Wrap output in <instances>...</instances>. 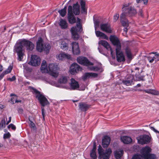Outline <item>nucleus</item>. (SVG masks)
Returning a JSON list of instances; mask_svg holds the SVG:
<instances>
[{
  "mask_svg": "<svg viewBox=\"0 0 159 159\" xmlns=\"http://www.w3.org/2000/svg\"><path fill=\"white\" fill-rule=\"evenodd\" d=\"M43 42V39L41 37L39 38L37 42L36 49L39 52H42L43 50L46 54H48L49 52L51 46L49 44L47 43L44 46Z\"/></svg>",
  "mask_w": 159,
  "mask_h": 159,
  "instance_id": "1",
  "label": "nucleus"
},
{
  "mask_svg": "<svg viewBox=\"0 0 159 159\" xmlns=\"http://www.w3.org/2000/svg\"><path fill=\"white\" fill-rule=\"evenodd\" d=\"M82 31V25L80 22V20L77 18V22L75 27H73L71 28L70 32L72 34V38L75 40H78L79 37L78 32H81Z\"/></svg>",
  "mask_w": 159,
  "mask_h": 159,
  "instance_id": "2",
  "label": "nucleus"
},
{
  "mask_svg": "<svg viewBox=\"0 0 159 159\" xmlns=\"http://www.w3.org/2000/svg\"><path fill=\"white\" fill-rule=\"evenodd\" d=\"M98 153L99 154L98 158L101 159H109L112 152V150L110 148H108L106 149L105 152H104V150L100 145H99L98 149Z\"/></svg>",
  "mask_w": 159,
  "mask_h": 159,
  "instance_id": "3",
  "label": "nucleus"
},
{
  "mask_svg": "<svg viewBox=\"0 0 159 159\" xmlns=\"http://www.w3.org/2000/svg\"><path fill=\"white\" fill-rule=\"evenodd\" d=\"M77 61L80 64L86 66H92L93 65V64L90 61L87 57H79L77 58Z\"/></svg>",
  "mask_w": 159,
  "mask_h": 159,
  "instance_id": "4",
  "label": "nucleus"
},
{
  "mask_svg": "<svg viewBox=\"0 0 159 159\" xmlns=\"http://www.w3.org/2000/svg\"><path fill=\"white\" fill-rule=\"evenodd\" d=\"M68 19L70 23L73 24L76 22V20L73 14L72 7L69 6L68 8Z\"/></svg>",
  "mask_w": 159,
  "mask_h": 159,
  "instance_id": "5",
  "label": "nucleus"
},
{
  "mask_svg": "<svg viewBox=\"0 0 159 159\" xmlns=\"http://www.w3.org/2000/svg\"><path fill=\"white\" fill-rule=\"evenodd\" d=\"M122 13H125V14L127 16H133L136 14V10L133 7H124L122 8Z\"/></svg>",
  "mask_w": 159,
  "mask_h": 159,
  "instance_id": "6",
  "label": "nucleus"
},
{
  "mask_svg": "<svg viewBox=\"0 0 159 159\" xmlns=\"http://www.w3.org/2000/svg\"><path fill=\"white\" fill-rule=\"evenodd\" d=\"M139 143L143 145L149 143L150 142V137L147 135H141L137 138Z\"/></svg>",
  "mask_w": 159,
  "mask_h": 159,
  "instance_id": "7",
  "label": "nucleus"
},
{
  "mask_svg": "<svg viewBox=\"0 0 159 159\" xmlns=\"http://www.w3.org/2000/svg\"><path fill=\"white\" fill-rule=\"evenodd\" d=\"M98 74L93 72H86L83 74L81 79L84 81H86L89 79H93L97 78Z\"/></svg>",
  "mask_w": 159,
  "mask_h": 159,
  "instance_id": "8",
  "label": "nucleus"
},
{
  "mask_svg": "<svg viewBox=\"0 0 159 159\" xmlns=\"http://www.w3.org/2000/svg\"><path fill=\"white\" fill-rule=\"evenodd\" d=\"M110 39L112 43L116 46V49H121V45L118 38L114 35H111Z\"/></svg>",
  "mask_w": 159,
  "mask_h": 159,
  "instance_id": "9",
  "label": "nucleus"
},
{
  "mask_svg": "<svg viewBox=\"0 0 159 159\" xmlns=\"http://www.w3.org/2000/svg\"><path fill=\"white\" fill-rule=\"evenodd\" d=\"M30 63L33 66H38L40 64V58L37 55H32Z\"/></svg>",
  "mask_w": 159,
  "mask_h": 159,
  "instance_id": "10",
  "label": "nucleus"
},
{
  "mask_svg": "<svg viewBox=\"0 0 159 159\" xmlns=\"http://www.w3.org/2000/svg\"><path fill=\"white\" fill-rule=\"evenodd\" d=\"M134 78L133 75H127L126 76L125 79L122 81V83L127 86L131 85L134 84L133 83Z\"/></svg>",
  "mask_w": 159,
  "mask_h": 159,
  "instance_id": "11",
  "label": "nucleus"
},
{
  "mask_svg": "<svg viewBox=\"0 0 159 159\" xmlns=\"http://www.w3.org/2000/svg\"><path fill=\"white\" fill-rule=\"evenodd\" d=\"M150 54V56L147 57L149 62L152 63L154 61L156 62L159 61V53L157 52H152Z\"/></svg>",
  "mask_w": 159,
  "mask_h": 159,
  "instance_id": "12",
  "label": "nucleus"
},
{
  "mask_svg": "<svg viewBox=\"0 0 159 159\" xmlns=\"http://www.w3.org/2000/svg\"><path fill=\"white\" fill-rule=\"evenodd\" d=\"M36 97L39 101L40 103L43 107L49 104V102L46 98L42 94L37 95Z\"/></svg>",
  "mask_w": 159,
  "mask_h": 159,
  "instance_id": "13",
  "label": "nucleus"
},
{
  "mask_svg": "<svg viewBox=\"0 0 159 159\" xmlns=\"http://www.w3.org/2000/svg\"><path fill=\"white\" fill-rule=\"evenodd\" d=\"M151 149L148 146H146L145 147L143 148L141 150V153L142 155H140L141 157V159H143L146 156H147L148 154L151 152Z\"/></svg>",
  "mask_w": 159,
  "mask_h": 159,
  "instance_id": "14",
  "label": "nucleus"
},
{
  "mask_svg": "<svg viewBox=\"0 0 159 159\" xmlns=\"http://www.w3.org/2000/svg\"><path fill=\"white\" fill-rule=\"evenodd\" d=\"M73 53L74 54L78 55L80 53V51L78 43L73 42L71 43Z\"/></svg>",
  "mask_w": 159,
  "mask_h": 159,
  "instance_id": "15",
  "label": "nucleus"
},
{
  "mask_svg": "<svg viewBox=\"0 0 159 159\" xmlns=\"http://www.w3.org/2000/svg\"><path fill=\"white\" fill-rule=\"evenodd\" d=\"M116 53L118 61L121 62L125 60L123 53L121 51V49H116Z\"/></svg>",
  "mask_w": 159,
  "mask_h": 159,
  "instance_id": "16",
  "label": "nucleus"
},
{
  "mask_svg": "<svg viewBox=\"0 0 159 159\" xmlns=\"http://www.w3.org/2000/svg\"><path fill=\"white\" fill-rule=\"evenodd\" d=\"M22 43L27 50L32 51L34 48V45L30 41L25 40L22 41Z\"/></svg>",
  "mask_w": 159,
  "mask_h": 159,
  "instance_id": "17",
  "label": "nucleus"
},
{
  "mask_svg": "<svg viewBox=\"0 0 159 159\" xmlns=\"http://www.w3.org/2000/svg\"><path fill=\"white\" fill-rule=\"evenodd\" d=\"M124 13H122L120 15V22L124 27H127L129 25V21L126 18V15Z\"/></svg>",
  "mask_w": 159,
  "mask_h": 159,
  "instance_id": "18",
  "label": "nucleus"
},
{
  "mask_svg": "<svg viewBox=\"0 0 159 159\" xmlns=\"http://www.w3.org/2000/svg\"><path fill=\"white\" fill-rule=\"evenodd\" d=\"M42 73H46L54 78H57L59 74L57 70H40Z\"/></svg>",
  "mask_w": 159,
  "mask_h": 159,
  "instance_id": "19",
  "label": "nucleus"
},
{
  "mask_svg": "<svg viewBox=\"0 0 159 159\" xmlns=\"http://www.w3.org/2000/svg\"><path fill=\"white\" fill-rule=\"evenodd\" d=\"M100 28L101 30L103 31L111 33L112 32L111 26L108 24H102L101 25Z\"/></svg>",
  "mask_w": 159,
  "mask_h": 159,
  "instance_id": "20",
  "label": "nucleus"
},
{
  "mask_svg": "<svg viewBox=\"0 0 159 159\" xmlns=\"http://www.w3.org/2000/svg\"><path fill=\"white\" fill-rule=\"evenodd\" d=\"M111 139L108 136H104L102 139V145L104 148H107L109 146Z\"/></svg>",
  "mask_w": 159,
  "mask_h": 159,
  "instance_id": "21",
  "label": "nucleus"
},
{
  "mask_svg": "<svg viewBox=\"0 0 159 159\" xmlns=\"http://www.w3.org/2000/svg\"><path fill=\"white\" fill-rule=\"evenodd\" d=\"M70 86V89L72 90H75L79 88L78 82L73 78H71V79Z\"/></svg>",
  "mask_w": 159,
  "mask_h": 159,
  "instance_id": "22",
  "label": "nucleus"
},
{
  "mask_svg": "<svg viewBox=\"0 0 159 159\" xmlns=\"http://www.w3.org/2000/svg\"><path fill=\"white\" fill-rule=\"evenodd\" d=\"M57 59L61 60H63L65 59L70 60L71 59V56L69 54L61 53L57 56Z\"/></svg>",
  "mask_w": 159,
  "mask_h": 159,
  "instance_id": "23",
  "label": "nucleus"
},
{
  "mask_svg": "<svg viewBox=\"0 0 159 159\" xmlns=\"http://www.w3.org/2000/svg\"><path fill=\"white\" fill-rule=\"evenodd\" d=\"M72 9L73 14H74L75 15H77L80 14V7L78 2L73 4Z\"/></svg>",
  "mask_w": 159,
  "mask_h": 159,
  "instance_id": "24",
  "label": "nucleus"
},
{
  "mask_svg": "<svg viewBox=\"0 0 159 159\" xmlns=\"http://www.w3.org/2000/svg\"><path fill=\"white\" fill-rule=\"evenodd\" d=\"M79 108L83 111H86L90 107V105L84 102H80L79 104Z\"/></svg>",
  "mask_w": 159,
  "mask_h": 159,
  "instance_id": "25",
  "label": "nucleus"
},
{
  "mask_svg": "<svg viewBox=\"0 0 159 159\" xmlns=\"http://www.w3.org/2000/svg\"><path fill=\"white\" fill-rule=\"evenodd\" d=\"M99 43L101 44L104 47H105L107 50H110L111 51V54L112 55L113 51L111 47L109 44L108 43V42L105 40H101L100 41Z\"/></svg>",
  "mask_w": 159,
  "mask_h": 159,
  "instance_id": "26",
  "label": "nucleus"
},
{
  "mask_svg": "<svg viewBox=\"0 0 159 159\" xmlns=\"http://www.w3.org/2000/svg\"><path fill=\"white\" fill-rule=\"evenodd\" d=\"M93 147L92 150L91 151L90 156L92 159H96L97 158V156L96 155V143L95 141L93 142Z\"/></svg>",
  "mask_w": 159,
  "mask_h": 159,
  "instance_id": "27",
  "label": "nucleus"
},
{
  "mask_svg": "<svg viewBox=\"0 0 159 159\" xmlns=\"http://www.w3.org/2000/svg\"><path fill=\"white\" fill-rule=\"evenodd\" d=\"M140 91H143L146 93L151 94L155 95H159V91L152 89H148L147 90H139Z\"/></svg>",
  "mask_w": 159,
  "mask_h": 159,
  "instance_id": "28",
  "label": "nucleus"
},
{
  "mask_svg": "<svg viewBox=\"0 0 159 159\" xmlns=\"http://www.w3.org/2000/svg\"><path fill=\"white\" fill-rule=\"evenodd\" d=\"M66 40H61L60 41L61 48L64 50H67L68 49V42L66 41Z\"/></svg>",
  "mask_w": 159,
  "mask_h": 159,
  "instance_id": "29",
  "label": "nucleus"
},
{
  "mask_svg": "<svg viewBox=\"0 0 159 159\" xmlns=\"http://www.w3.org/2000/svg\"><path fill=\"white\" fill-rule=\"evenodd\" d=\"M14 50L16 53L23 52V46L21 43H17L14 47Z\"/></svg>",
  "mask_w": 159,
  "mask_h": 159,
  "instance_id": "30",
  "label": "nucleus"
},
{
  "mask_svg": "<svg viewBox=\"0 0 159 159\" xmlns=\"http://www.w3.org/2000/svg\"><path fill=\"white\" fill-rule=\"evenodd\" d=\"M120 139L124 143L126 144L129 143L132 141V139L130 137L126 136L121 137Z\"/></svg>",
  "mask_w": 159,
  "mask_h": 159,
  "instance_id": "31",
  "label": "nucleus"
},
{
  "mask_svg": "<svg viewBox=\"0 0 159 159\" xmlns=\"http://www.w3.org/2000/svg\"><path fill=\"white\" fill-rule=\"evenodd\" d=\"M80 5L82 13L86 14L87 13V7H86V3L84 0H80Z\"/></svg>",
  "mask_w": 159,
  "mask_h": 159,
  "instance_id": "32",
  "label": "nucleus"
},
{
  "mask_svg": "<svg viewBox=\"0 0 159 159\" xmlns=\"http://www.w3.org/2000/svg\"><path fill=\"white\" fill-rule=\"evenodd\" d=\"M59 25L61 29H66L68 27V24L66 21L62 19L60 20Z\"/></svg>",
  "mask_w": 159,
  "mask_h": 159,
  "instance_id": "33",
  "label": "nucleus"
},
{
  "mask_svg": "<svg viewBox=\"0 0 159 159\" xmlns=\"http://www.w3.org/2000/svg\"><path fill=\"white\" fill-rule=\"evenodd\" d=\"M143 72V70H141L140 73L138 72V73H136L135 75V76L136 77V80L138 81L142 80L144 81V77L145 75L143 74H141Z\"/></svg>",
  "mask_w": 159,
  "mask_h": 159,
  "instance_id": "34",
  "label": "nucleus"
},
{
  "mask_svg": "<svg viewBox=\"0 0 159 159\" xmlns=\"http://www.w3.org/2000/svg\"><path fill=\"white\" fill-rule=\"evenodd\" d=\"M68 80L67 76L63 75L59 79L58 82L60 84H65L67 82Z\"/></svg>",
  "mask_w": 159,
  "mask_h": 159,
  "instance_id": "35",
  "label": "nucleus"
},
{
  "mask_svg": "<svg viewBox=\"0 0 159 159\" xmlns=\"http://www.w3.org/2000/svg\"><path fill=\"white\" fill-rule=\"evenodd\" d=\"M123 151L122 150L116 151L115 152V156L116 159H120L123 155Z\"/></svg>",
  "mask_w": 159,
  "mask_h": 159,
  "instance_id": "36",
  "label": "nucleus"
},
{
  "mask_svg": "<svg viewBox=\"0 0 159 159\" xmlns=\"http://www.w3.org/2000/svg\"><path fill=\"white\" fill-rule=\"evenodd\" d=\"M11 96H14L11 98V101L12 104H14L16 103L20 102L21 101L20 100H17V97L15 94H11L10 95Z\"/></svg>",
  "mask_w": 159,
  "mask_h": 159,
  "instance_id": "37",
  "label": "nucleus"
},
{
  "mask_svg": "<svg viewBox=\"0 0 159 159\" xmlns=\"http://www.w3.org/2000/svg\"><path fill=\"white\" fill-rule=\"evenodd\" d=\"M125 52L128 59L131 60L132 59V55L130 50L128 47L126 48Z\"/></svg>",
  "mask_w": 159,
  "mask_h": 159,
  "instance_id": "38",
  "label": "nucleus"
},
{
  "mask_svg": "<svg viewBox=\"0 0 159 159\" xmlns=\"http://www.w3.org/2000/svg\"><path fill=\"white\" fill-rule=\"evenodd\" d=\"M70 70H81V69L77 63H74L70 66Z\"/></svg>",
  "mask_w": 159,
  "mask_h": 159,
  "instance_id": "39",
  "label": "nucleus"
},
{
  "mask_svg": "<svg viewBox=\"0 0 159 159\" xmlns=\"http://www.w3.org/2000/svg\"><path fill=\"white\" fill-rule=\"evenodd\" d=\"M66 6H65L63 9L58 11V12L61 16L64 17L65 16L66 13Z\"/></svg>",
  "mask_w": 159,
  "mask_h": 159,
  "instance_id": "40",
  "label": "nucleus"
},
{
  "mask_svg": "<svg viewBox=\"0 0 159 159\" xmlns=\"http://www.w3.org/2000/svg\"><path fill=\"white\" fill-rule=\"evenodd\" d=\"M48 70H58V66L54 64H50L48 66Z\"/></svg>",
  "mask_w": 159,
  "mask_h": 159,
  "instance_id": "41",
  "label": "nucleus"
},
{
  "mask_svg": "<svg viewBox=\"0 0 159 159\" xmlns=\"http://www.w3.org/2000/svg\"><path fill=\"white\" fill-rule=\"evenodd\" d=\"M145 159H157L155 154L149 153L144 158Z\"/></svg>",
  "mask_w": 159,
  "mask_h": 159,
  "instance_id": "42",
  "label": "nucleus"
},
{
  "mask_svg": "<svg viewBox=\"0 0 159 159\" xmlns=\"http://www.w3.org/2000/svg\"><path fill=\"white\" fill-rule=\"evenodd\" d=\"M48 67L46 61L43 60L41 63L40 70H48Z\"/></svg>",
  "mask_w": 159,
  "mask_h": 159,
  "instance_id": "43",
  "label": "nucleus"
},
{
  "mask_svg": "<svg viewBox=\"0 0 159 159\" xmlns=\"http://www.w3.org/2000/svg\"><path fill=\"white\" fill-rule=\"evenodd\" d=\"M33 70H24V72L25 76L28 77L30 76H33Z\"/></svg>",
  "mask_w": 159,
  "mask_h": 159,
  "instance_id": "44",
  "label": "nucleus"
},
{
  "mask_svg": "<svg viewBox=\"0 0 159 159\" xmlns=\"http://www.w3.org/2000/svg\"><path fill=\"white\" fill-rule=\"evenodd\" d=\"M2 70H0V72ZM11 70H8V71L7 70H5L2 73L0 74V80H1L4 76L5 75L10 73L11 72Z\"/></svg>",
  "mask_w": 159,
  "mask_h": 159,
  "instance_id": "45",
  "label": "nucleus"
},
{
  "mask_svg": "<svg viewBox=\"0 0 159 159\" xmlns=\"http://www.w3.org/2000/svg\"><path fill=\"white\" fill-rule=\"evenodd\" d=\"M18 56V60L19 61H21L22 60L23 58V56H24V51L21 52H19L17 53Z\"/></svg>",
  "mask_w": 159,
  "mask_h": 159,
  "instance_id": "46",
  "label": "nucleus"
},
{
  "mask_svg": "<svg viewBox=\"0 0 159 159\" xmlns=\"http://www.w3.org/2000/svg\"><path fill=\"white\" fill-rule=\"evenodd\" d=\"M29 121L30 122V127L32 129L34 130H36V128L35 126V125L34 124V123L32 122V121H31L30 120V117H29Z\"/></svg>",
  "mask_w": 159,
  "mask_h": 159,
  "instance_id": "47",
  "label": "nucleus"
},
{
  "mask_svg": "<svg viewBox=\"0 0 159 159\" xmlns=\"http://www.w3.org/2000/svg\"><path fill=\"white\" fill-rule=\"evenodd\" d=\"M6 121L4 119H2L0 123V128L1 129L5 127Z\"/></svg>",
  "mask_w": 159,
  "mask_h": 159,
  "instance_id": "48",
  "label": "nucleus"
},
{
  "mask_svg": "<svg viewBox=\"0 0 159 159\" xmlns=\"http://www.w3.org/2000/svg\"><path fill=\"white\" fill-rule=\"evenodd\" d=\"M79 70H69V73L72 75H76L79 73Z\"/></svg>",
  "mask_w": 159,
  "mask_h": 159,
  "instance_id": "49",
  "label": "nucleus"
},
{
  "mask_svg": "<svg viewBox=\"0 0 159 159\" xmlns=\"http://www.w3.org/2000/svg\"><path fill=\"white\" fill-rule=\"evenodd\" d=\"M143 2L144 5H147L148 2V0H136V2L137 3H140Z\"/></svg>",
  "mask_w": 159,
  "mask_h": 159,
  "instance_id": "50",
  "label": "nucleus"
},
{
  "mask_svg": "<svg viewBox=\"0 0 159 159\" xmlns=\"http://www.w3.org/2000/svg\"><path fill=\"white\" fill-rule=\"evenodd\" d=\"M102 65L101 64H99L97 66L94 67V70H102Z\"/></svg>",
  "mask_w": 159,
  "mask_h": 159,
  "instance_id": "51",
  "label": "nucleus"
},
{
  "mask_svg": "<svg viewBox=\"0 0 159 159\" xmlns=\"http://www.w3.org/2000/svg\"><path fill=\"white\" fill-rule=\"evenodd\" d=\"M119 14L116 13L113 16V20L114 22H116L119 18Z\"/></svg>",
  "mask_w": 159,
  "mask_h": 159,
  "instance_id": "52",
  "label": "nucleus"
},
{
  "mask_svg": "<svg viewBox=\"0 0 159 159\" xmlns=\"http://www.w3.org/2000/svg\"><path fill=\"white\" fill-rule=\"evenodd\" d=\"M11 134L9 132L4 134L3 138L4 139L9 138L11 137Z\"/></svg>",
  "mask_w": 159,
  "mask_h": 159,
  "instance_id": "53",
  "label": "nucleus"
},
{
  "mask_svg": "<svg viewBox=\"0 0 159 159\" xmlns=\"http://www.w3.org/2000/svg\"><path fill=\"white\" fill-rule=\"evenodd\" d=\"M95 34L96 36L98 37H100L101 35L102 34V32L99 31H96L95 30Z\"/></svg>",
  "mask_w": 159,
  "mask_h": 159,
  "instance_id": "54",
  "label": "nucleus"
},
{
  "mask_svg": "<svg viewBox=\"0 0 159 159\" xmlns=\"http://www.w3.org/2000/svg\"><path fill=\"white\" fill-rule=\"evenodd\" d=\"M10 128H11V129L13 130H15L16 129V127L15 126L12 124H11L8 125V128L9 129Z\"/></svg>",
  "mask_w": 159,
  "mask_h": 159,
  "instance_id": "55",
  "label": "nucleus"
},
{
  "mask_svg": "<svg viewBox=\"0 0 159 159\" xmlns=\"http://www.w3.org/2000/svg\"><path fill=\"white\" fill-rule=\"evenodd\" d=\"M31 89L33 90L34 92L35 93L37 94V95H38L39 94H41L40 93V92L39 91H38L37 89H35L32 87H31Z\"/></svg>",
  "mask_w": 159,
  "mask_h": 159,
  "instance_id": "56",
  "label": "nucleus"
},
{
  "mask_svg": "<svg viewBox=\"0 0 159 159\" xmlns=\"http://www.w3.org/2000/svg\"><path fill=\"white\" fill-rule=\"evenodd\" d=\"M94 24L95 26V30H96V28L99 26V21L98 20H96L94 21Z\"/></svg>",
  "mask_w": 159,
  "mask_h": 159,
  "instance_id": "57",
  "label": "nucleus"
},
{
  "mask_svg": "<svg viewBox=\"0 0 159 159\" xmlns=\"http://www.w3.org/2000/svg\"><path fill=\"white\" fill-rule=\"evenodd\" d=\"M100 37H101L102 39H105L107 40L108 39V37L106 35L103 33H102Z\"/></svg>",
  "mask_w": 159,
  "mask_h": 159,
  "instance_id": "58",
  "label": "nucleus"
},
{
  "mask_svg": "<svg viewBox=\"0 0 159 159\" xmlns=\"http://www.w3.org/2000/svg\"><path fill=\"white\" fill-rule=\"evenodd\" d=\"M42 114L43 120H45V110L44 109L43 107L42 108Z\"/></svg>",
  "mask_w": 159,
  "mask_h": 159,
  "instance_id": "59",
  "label": "nucleus"
},
{
  "mask_svg": "<svg viewBox=\"0 0 159 159\" xmlns=\"http://www.w3.org/2000/svg\"><path fill=\"white\" fill-rule=\"evenodd\" d=\"M141 157L140 155H134L132 159H141Z\"/></svg>",
  "mask_w": 159,
  "mask_h": 159,
  "instance_id": "60",
  "label": "nucleus"
},
{
  "mask_svg": "<svg viewBox=\"0 0 159 159\" xmlns=\"http://www.w3.org/2000/svg\"><path fill=\"white\" fill-rule=\"evenodd\" d=\"M150 129L151 130H152L156 133H159V132L155 128L153 127H151Z\"/></svg>",
  "mask_w": 159,
  "mask_h": 159,
  "instance_id": "61",
  "label": "nucleus"
},
{
  "mask_svg": "<svg viewBox=\"0 0 159 159\" xmlns=\"http://www.w3.org/2000/svg\"><path fill=\"white\" fill-rule=\"evenodd\" d=\"M16 77L15 76H13L12 78H9V80L11 81H14L16 80Z\"/></svg>",
  "mask_w": 159,
  "mask_h": 159,
  "instance_id": "62",
  "label": "nucleus"
},
{
  "mask_svg": "<svg viewBox=\"0 0 159 159\" xmlns=\"http://www.w3.org/2000/svg\"><path fill=\"white\" fill-rule=\"evenodd\" d=\"M138 14L142 17L143 16V14L142 13V10L140 9L139 10V11L138 13Z\"/></svg>",
  "mask_w": 159,
  "mask_h": 159,
  "instance_id": "63",
  "label": "nucleus"
},
{
  "mask_svg": "<svg viewBox=\"0 0 159 159\" xmlns=\"http://www.w3.org/2000/svg\"><path fill=\"white\" fill-rule=\"evenodd\" d=\"M13 68V65L12 64H10L8 66L7 70H12Z\"/></svg>",
  "mask_w": 159,
  "mask_h": 159,
  "instance_id": "64",
  "label": "nucleus"
}]
</instances>
